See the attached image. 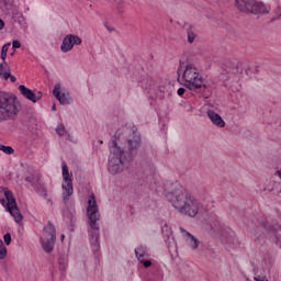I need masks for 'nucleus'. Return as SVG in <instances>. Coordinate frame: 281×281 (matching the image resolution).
Here are the masks:
<instances>
[{
	"instance_id": "1",
	"label": "nucleus",
	"mask_w": 281,
	"mask_h": 281,
	"mask_svg": "<svg viewBox=\"0 0 281 281\" xmlns=\"http://www.w3.org/2000/svg\"><path fill=\"white\" fill-rule=\"evenodd\" d=\"M109 148L108 170L110 175H120L139 155L142 134L135 127L119 128L110 142Z\"/></svg>"
},
{
	"instance_id": "2",
	"label": "nucleus",
	"mask_w": 281,
	"mask_h": 281,
	"mask_svg": "<svg viewBox=\"0 0 281 281\" xmlns=\"http://www.w3.org/2000/svg\"><path fill=\"white\" fill-rule=\"evenodd\" d=\"M164 191L167 201H169L172 207L182 216L195 218L201 210H203V203L179 182H166L164 184Z\"/></svg>"
},
{
	"instance_id": "3",
	"label": "nucleus",
	"mask_w": 281,
	"mask_h": 281,
	"mask_svg": "<svg viewBox=\"0 0 281 281\" xmlns=\"http://www.w3.org/2000/svg\"><path fill=\"white\" fill-rule=\"evenodd\" d=\"M87 215L89 220V238L94 256H98L100 251V210L98 209V202L95 195L91 194L88 200Z\"/></svg>"
},
{
	"instance_id": "4",
	"label": "nucleus",
	"mask_w": 281,
	"mask_h": 281,
	"mask_svg": "<svg viewBox=\"0 0 281 281\" xmlns=\"http://www.w3.org/2000/svg\"><path fill=\"white\" fill-rule=\"evenodd\" d=\"M178 80L182 81L183 87L189 91H198L203 87V76L194 61H180L178 67Z\"/></svg>"
},
{
	"instance_id": "5",
	"label": "nucleus",
	"mask_w": 281,
	"mask_h": 281,
	"mask_svg": "<svg viewBox=\"0 0 281 281\" xmlns=\"http://www.w3.org/2000/svg\"><path fill=\"white\" fill-rule=\"evenodd\" d=\"M255 243L265 245L267 240L281 248V226L271 225L268 221H260L254 231Z\"/></svg>"
},
{
	"instance_id": "6",
	"label": "nucleus",
	"mask_w": 281,
	"mask_h": 281,
	"mask_svg": "<svg viewBox=\"0 0 281 281\" xmlns=\"http://www.w3.org/2000/svg\"><path fill=\"white\" fill-rule=\"evenodd\" d=\"M19 111H21V103L16 101V97L0 91V123L15 120L19 117Z\"/></svg>"
},
{
	"instance_id": "7",
	"label": "nucleus",
	"mask_w": 281,
	"mask_h": 281,
	"mask_svg": "<svg viewBox=\"0 0 281 281\" xmlns=\"http://www.w3.org/2000/svg\"><path fill=\"white\" fill-rule=\"evenodd\" d=\"M0 203L13 216L15 223L23 221V214L19 211L14 194L8 188H0Z\"/></svg>"
},
{
	"instance_id": "8",
	"label": "nucleus",
	"mask_w": 281,
	"mask_h": 281,
	"mask_svg": "<svg viewBox=\"0 0 281 281\" xmlns=\"http://www.w3.org/2000/svg\"><path fill=\"white\" fill-rule=\"evenodd\" d=\"M63 183H61V199L65 204L69 203L71 196H74V180L69 175V167L67 162L61 164Z\"/></svg>"
},
{
	"instance_id": "9",
	"label": "nucleus",
	"mask_w": 281,
	"mask_h": 281,
	"mask_svg": "<svg viewBox=\"0 0 281 281\" xmlns=\"http://www.w3.org/2000/svg\"><path fill=\"white\" fill-rule=\"evenodd\" d=\"M41 243L42 248L46 254H52V251H54V246L56 245V228L54 227V224L48 223V225L44 227Z\"/></svg>"
},
{
	"instance_id": "10",
	"label": "nucleus",
	"mask_w": 281,
	"mask_h": 281,
	"mask_svg": "<svg viewBox=\"0 0 281 281\" xmlns=\"http://www.w3.org/2000/svg\"><path fill=\"white\" fill-rule=\"evenodd\" d=\"M243 3L244 4L239 7V12H246V14H269V12H271V7L263 2L245 0Z\"/></svg>"
},
{
	"instance_id": "11",
	"label": "nucleus",
	"mask_w": 281,
	"mask_h": 281,
	"mask_svg": "<svg viewBox=\"0 0 281 281\" xmlns=\"http://www.w3.org/2000/svg\"><path fill=\"white\" fill-rule=\"evenodd\" d=\"M243 71H245V65L244 64H231L225 72H223L224 80H232L233 82H237V80H240L243 76Z\"/></svg>"
},
{
	"instance_id": "12",
	"label": "nucleus",
	"mask_w": 281,
	"mask_h": 281,
	"mask_svg": "<svg viewBox=\"0 0 281 281\" xmlns=\"http://www.w3.org/2000/svg\"><path fill=\"white\" fill-rule=\"evenodd\" d=\"M75 45H82V38L78 35L68 34L63 40L60 49L64 54H67V52H71L74 49Z\"/></svg>"
},
{
	"instance_id": "13",
	"label": "nucleus",
	"mask_w": 281,
	"mask_h": 281,
	"mask_svg": "<svg viewBox=\"0 0 281 281\" xmlns=\"http://www.w3.org/2000/svg\"><path fill=\"white\" fill-rule=\"evenodd\" d=\"M18 89H19L21 95H23V98H25L26 100H30L31 102H33V104H36V102H38V100H41V98H43V92L38 91L36 93L23 85L19 86Z\"/></svg>"
},
{
	"instance_id": "14",
	"label": "nucleus",
	"mask_w": 281,
	"mask_h": 281,
	"mask_svg": "<svg viewBox=\"0 0 281 281\" xmlns=\"http://www.w3.org/2000/svg\"><path fill=\"white\" fill-rule=\"evenodd\" d=\"M180 233L182 234V237L184 238V243H187L188 247H190L192 251H196V249H199V245H201V241L199 240V238L190 234V232L186 231V228L183 227H180Z\"/></svg>"
},
{
	"instance_id": "15",
	"label": "nucleus",
	"mask_w": 281,
	"mask_h": 281,
	"mask_svg": "<svg viewBox=\"0 0 281 281\" xmlns=\"http://www.w3.org/2000/svg\"><path fill=\"white\" fill-rule=\"evenodd\" d=\"M207 117L211 120L214 126H217V128H225V120H223L218 113L214 112L213 110H209Z\"/></svg>"
},
{
	"instance_id": "16",
	"label": "nucleus",
	"mask_w": 281,
	"mask_h": 281,
	"mask_svg": "<svg viewBox=\"0 0 281 281\" xmlns=\"http://www.w3.org/2000/svg\"><path fill=\"white\" fill-rule=\"evenodd\" d=\"M0 78H3L4 80L10 78L11 82H16V77L10 74V65L7 61L0 64Z\"/></svg>"
},
{
	"instance_id": "17",
	"label": "nucleus",
	"mask_w": 281,
	"mask_h": 281,
	"mask_svg": "<svg viewBox=\"0 0 281 281\" xmlns=\"http://www.w3.org/2000/svg\"><path fill=\"white\" fill-rule=\"evenodd\" d=\"M53 95L56 97L59 104H69V99H67V94L60 91V83H56L53 90Z\"/></svg>"
},
{
	"instance_id": "18",
	"label": "nucleus",
	"mask_w": 281,
	"mask_h": 281,
	"mask_svg": "<svg viewBox=\"0 0 281 281\" xmlns=\"http://www.w3.org/2000/svg\"><path fill=\"white\" fill-rule=\"evenodd\" d=\"M25 181L32 186V188L37 189L41 186V171L33 170V172L25 178Z\"/></svg>"
},
{
	"instance_id": "19",
	"label": "nucleus",
	"mask_w": 281,
	"mask_h": 281,
	"mask_svg": "<svg viewBox=\"0 0 281 281\" xmlns=\"http://www.w3.org/2000/svg\"><path fill=\"white\" fill-rule=\"evenodd\" d=\"M136 258L139 260V262H144V258L146 257V247L139 246L135 249Z\"/></svg>"
},
{
	"instance_id": "20",
	"label": "nucleus",
	"mask_w": 281,
	"mask_h": 281,
	"mask_svg": "<svg viewBox=\"0 0 281 281\" xmlns=\"http://www.w3.org/2000/svg\"><path fill=\"white\" fill-rule=\"evenodd\" d=\"M187 38H188V43L190 44L194 43V41L196 40V33H194V29H192V26H190L187 30Z\"/></svg>"
},
{
	"instance_id": "21",
	"label": "nucleus",
	"mask_w": 281,
	"mask_h": 281,
	"mask_svg": "<svg viewBox=\"0 0 281 281\" xmlns=\"http://www.w3.org/2000/svg\"><path fill=\"white\" fill-rule=\"evenodd\" d=\"M143 87L147 91H150L151 89H155V79L148 78V79L144 80L143 81Z\"/></svg>"
},
{
	"instance_id": "22",
	"label": "nucleus",
	"mask_w": 281,
	"mask_h": 281,
	"mask_svg": "<svg viewBox=\"0 0 281 281\" xmlns=\"http://www.w3.org/2000/svg\"><path fill=\"white\" fill-rule=\"evenodd\" d=\"M8 49H10V43L4 44L1 48L0 57L3 60V63H5V58H8Z\"/></svg>"
},
{
	"instance_id": "23",
	"label": "nucleus",
	"mask_w": 281,
	"mask_h": 281,
	"mask_svg": "<svg viewBox=\"0 0 281 281\" xmlns=\"http://www.w3.org/2000/svg\"><path fill=\"white\" fill-rule=\"evenodd\" d=\"M8 256V248H5V244H3V240L0 239V260H3Z\"/></svg>"
},
{
	"instance_id": "24",
	"label": "nucleus",
	"mask_w": 281,
	"mask_h": 281,
	"mask_svg": "<svg viewBox=\"0 0 281 281\" xmlns=\"http://www.w3.org/2000/svg\"><path fill=\"white\" fill-rule=\"evenodd\" d=\"M64 216L66 218L70 220L69 231L74 232V225H76V215L75 214H70L69 216H67V213L64 212Z\"/></svg>"
},
{
	"instance_id": "25",
	"label": "nucleus",
	"mask_w": 281,
	"mask_h": 281,
	"mask_svg": "<svg viewBox=\"0 0 281 281\" xmlns=\"http://www.w3.org/2000/svg\"><path fill=\"white\" fill-rule=\"evenodd\" d=\"M0 150L4 153L5 155H12L14 153V148L12 146H5V145H0Z\"/></svg>"
},
{
	"instance_id": "26",
	"label": "nucleus",
	"mask_w": 281,
	"mask_h": 281,
	"mask_svg": "<svg viewBox=\"0 0 281 281\" xmlns=\"http://www.w3.org/2000/svg\"><path fill=\"white\" fill-rule=\"evenodd\" d=\"M116 4V10H124V0H113Z\"/></svg>"
},
{
	"instance_id": "27",
	"label": "nucleus",
	"mask_w": 281,
	"mask_h": 281,
	"mask_svg": "<svg viewBox=\"0 0 281 281\" xmlns=\"http://www.w3.org/2000/svg\"><path fill=\"white\" fill-rule=\"evenodd\" d=\"M56 133L58 134V135H65V125H63V124H60V125H58L57 126V128H56Z\"/></svg>"
},
{
	"instance_id": "28",
	"label": "nucleus",
	"mask_w": 281,
	"mask_h": 281,
	"mask_svg": "<svg viewBox=\"0 0 281 281\" xmlns=\"http://www.w3.org/2000/svg\"><path fill=\"white\" fill-rule=\"evenodd\" d=\"M4 243L5 245H10V243H12V235L10 233H7L4 236Z\"/></svg>"
},
{
	"instance_id": "29",
	"label": "nucleus",
	"mask_w": 281,
	"mask_h": 281,
	"mask_svg": "<svg viewBox=\"0 0 281 281\" xmlns=\"http://www.w3.org/2000/svg\"><path fill=\"white\" fill-rule=\"evenodd\" d=\"M12 47L13 49H19L21 47V42H19V40H14L12 42Z\"/></svg>"
},
{
	"instance_id": "30",
	"label": "nucleus",
	"mask_w": 281,
	"mask_h": 281,
	"mask_svg": "<svg viewBox=\"0 0 281 281\" xmlns=\"http://www.w3.org/2000/svg\"><path fill=\"white\" fill-rule=\"evenodd\" d=\"M246 0H235L236 8L240 11V5H244Z\"/></svg>"
},
{
	"instance_id": "31",
	"label": "nucleus",
	"mask_w": 281,
	"mask_h": 281,
	"mask_svg": "<svg viewBox=\"0 0 281 281\" xmlns=\"http://www.w3.org/2000/svg\"><path fill=\"white\" fill-rule=\"evenodd\" d=\"M143 265H144V267H146V268H148V267H150V265H153V262H150L149 260H147V261H145L144 259H143V261H140Z\"/></svg>"
},
{
	"instance_id": "32",
	"label": "nucleus",
	"mask_w": 281,
	"mask_h": 281,
	"mask_svg": "<svg viewBox=\"0 0 281 281\" xmlns=\"http://www.w3.org/2000/svg\"><path fill=\"white\" fill-rule=\"evenodd\" d=\"M186 93V88H179L178 89V95H183Z\"/></svg>"
},
{
	"instance_id": "33",
	"label": "nucleus",
	"mask_w": 281,
	"mask_h": 281,
	"mask_svg": "<svg viewBox=\"0 0 281 281\" xmlns=\"http://www.w3.org/2000/svg\"><path fill=\"white\" fill-rule=\"evenodd\" d=\"M105 27H106V30H108L109 32H115V29H114V27L109 26V24H108V23H105Z\"/></svg>"
},
{
	"instance_id": "34",
	"label": "nucleus",
	"mask_w": 281,
	"mask_h": 281,
	"mask_svg": "<svg viewBox=\"0 0 281 281\" xmlns=\"http://www.w3.org/2000/svg\"><path fill=\"white\" fill-rule=\"evenodd\" d=\"M60 271H65L67 269V266L65 263H59Z\"/></svg>"
},
{
	"instance_id": "35",
	"label": "nucleus",
	"mask_w": 281,
	"mask_h": 281,
	"mask_svg": "<svg viewBox=\"0 0 281 281\" xmlns=\"http://www.w3.org/2000/svg\"><path fill=\"white\" fill-rule=\"evenodd\" d=\"M2 27H5V22H3V20L0 19V30H1Z\"/></svg>"
},
{
	"instance_id": "36",
	"label": "nucleus",
	"mask_w": 281,
	"mask_h": 281,
	"mask_svg": "<svg viewBox=\"0 0 281 281\" xmlns=\"http://www.w3.org/2000/svg\"><path fill=\"white\" fill-rule=\"evenodd\" d=\"M255 280H256V281H269V280L266 279L265 277H262L261 279H258V278L255 277Z\"/></svg>"
},
{
	"instance_id": "37",
	"label": "nucleus",
	"mask_w": 281,
	"mask_h": 281,
	"mask_svg": "<svg viewBox=\"0 0 281 281\" xmlns=\"http://www.w3.org/2000/svg\"><path fill=\"white\" fill-rule=\"evenodd\" d=\"M168 247H169V249H170V247H171V248H175V247H177V244L173 241L171 245L168 244Z\"/></svg>"
},
{
	"instance_id": "38",
	"label": "nucleus",
	"mask_w": 281,
	"mask_h": 281,
	"mask_svg": "<svg viewBox=\"0 0 281 281\" xmlns=\"http://www.w3.org/2000/svg\"><path fill=\"white\" fill-rule=\"evenodd\" d=\"M278 175L279 179H281V168L276 172Z\"/></svg>"
},
{
	"instance_id": "39",
	"label": "nucleus",
	"mask_w": 281,
	"mask_h": 281,
	"mask_svg": "<svg viewBox=\"0 0 281 281\" xmlns=\"http://www.w3.org/2000/svg\"><path fill=\"white\" fill-rule=\"evenodd\" d=\"M52 111H56V104H53Z\"/></svg>"
},
{
	"instance_id": "40",
	"label": "nucleus",
	"mask_w": 281,
	"mask_h": 281,
	"mask_svg": "<svg viewBox=\"0 0 281 281\" xmlns=\"http://www.w3.org/2000/svg\"><path fill=\"white\" fill-rule=\"evenodd\" d=\"M60 238H61V240H65V235H61Z\"/></svg>"
},
{
	"instance_id": "41",
	"label": "nucleus",
	"mask_w": 281,
	"mask_h": 281,
	"mask_svg": "<svg viewBox=\"0 0 281 281\" xmlns=\"http://www.w3.org/2000/svg\"><path fill=\"white\" fill-rule=\"evenodd\" d=\"M2 74H5V68H2Z\"/></svg>"
},
{
	"instance_id": "42",
	"label": "nucleus",
	"mask_w": 281,
	"mask_h": 281,
	"mask_svg": "<svg viewBox=\"0 0 281 281\" xmlns=\"http://www.w3.org/2000/svg\"><path fill=\"white\" fill-rule=\"evenodd\" d=\"M280 16H281V13H280Z\"/></svg>"
}]
</instances>
